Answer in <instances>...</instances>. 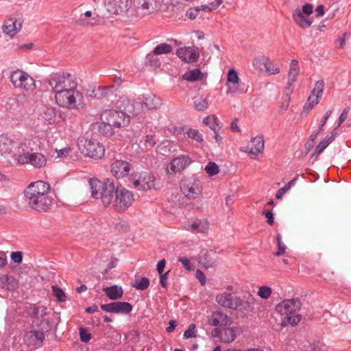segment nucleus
Listing matches in <instances>:
<instances>
[{
  "mask_svg": "<svg viewBox=\"0 0 351 351\" xmlns=\"http://www.w3.org/2000/svg\"><path fill=\"white\" fill-rule=\"evenodd\" d=\"M55 93L56 104L62 108L76 109L77 100L82 97L77 90L76 77L68 72H59L51 75L48 80Z\"/></svg>",
  "mask_w": 351,
  "mask_h": 351,
  "instance_id": "f257e3e1",
  "label": "nucleus"
},
{
  "mask_svg": "<svg viewBox=\"0 0 351 351\" xmlns=\"http://www.w3.org/2000/svg\"><path fill=\"white\" fill-rule=\"evenodd\" d=\"M50 185L38 180L31 182L23 191L24 202L32 210L38 213H47L53 204L50 195Z\"/></svg>",
  "mask_w": 351,
  "mask_h": 351,
  "instance_id": "f03ea898",
  "label": "nucleus"
},
{
  "mask_svg": "<svg viewBox=\"0 0 351 351\" xmlns=\"http://www.w3.org/2000/svg\"><path fill=\"white\" fill-rule=\"evenodd\" d=\"M89 184L93 198L100 199L106 207L113 204L117 189L113 180L107 179L106 182H101L97 178H90Z\"/></svg>",
  "mask_w": 351,
  "mask_h": 351,
  "instance_id": "7ed1b4c3",
  "label": "nucleus"
},
{
  "mask_svg": "<svg viewBox=\"0 0 351 351\" xmlns=\"http://www.w3.org/2000/svg\"><path fill=\"white\" fill-rule=\"evenodd\" d=\"M301 308V302L298 298L284 300L276 307V311L282 316V326L291 325L294 326L301 320L302 317L298 313Z\"/></svg>",
  "mask_w": 351,
  "mask_h": 351,
  "instance_id": "20e7f679",
  "label": "nucleus"
},
{
  "mask_svg": "<svg viewBox=\"0 0 351 351\" xmlns=\"http://www.w3.org/2000/svg\"><path fill=\"white\" fill-rule=\"evenodd\" d=\"M29 101L25 95H18L8 108V118L15 125H20L28 114Z\"/></svg>",
  "mask_w": 351,
  "mask_h": 351,
  "instance_id": "39448f33",
  "label": "nucleus"
},
{
  "mask_svg": "<svg viewBox=\"0 0 351 351\" xmlns=\"http://www.w3.org/2000/svg\"><path fill=\"white\" fill-rule=\"evenodd\" d=\"M80 152L86 156L101 159L105 154L104 145L96 139L81 138L77 142Z\"/></svg>",
  "mask_w": 351,
  "mask_h": 351,
  "instance_id": "423d86ee",
  "label": "nucleus"
},
{
  "mask_svg": "<svg viewBox=\"0 0 351 351\" xmlns=\"http://www.w3.org/2000/svg\"><path fill=\"white\" fill-rule=\"evenodd\" d=\"M100 120L117 129L127 127L130 122V117L122 111L106 109L101 111Z\"/></svg>",
  "mask_w": 351,
  "mask_h": 351,
  "instance_id": "0eeeda50",
  "label": "nucleus"
},
{
  "mask_svg": "<svg viewBox=\"0 0 351 351\" xmlns=\"http://www.w3.org/2000/svg\"><path fill=\"white\" fill-rule=\"evenodd\" d=\"M10 80L14 88L23 91H33L36 88L34 79L27 73L16 69L10 73Z\"/></svg>",
  "mask_w": 351,
  "mask_h": 351,
  "instance_id": "6e6552de",
  "label": "nucleus"
},
{
  "mask_svg": "<svg viewBox=\"0 0 351 351\" xmlns=\"http://www.w3.org/2000/svg\"><path fill=\"white\" fill-rule=\"evenodd\" d=\"M134 194L122 185L117 186L112 207L119 213L125 212L133 204Z\"/></svg>",
  "mask_w": 351,
  "mask_h": 351,
  "instance_id": "1a4fd4ad",
  "label": "nucleus"
},
{
  "mask_svg": "<svg viewBox=\"0 0 351 351\" xmlns=\"http://www.w3.org/2000/svg\"><path fill=\"white\" fill-rule=\"evenodd\" d=\"M129 181L138 191H147L155 189L156 186L155 176L148 172L132 173Z\"/></svg>",
  "mask_w": 351,
  "mask_h": 351,
  "instance_id": "9d476101",
  "label": "nucleus"
},
{
  "mask_svg": "<svg viewBox=\"0 0 351 351\" xmlns=\"http://www.w3.org/2000/svg\"><path fill=\"white\" fill-rule=\"evenodd\" d=\"M180 189L189 199H195L202 195V182L197 178L193 177L184 178L180 182Z\"/></svg>",
  "mask_w": 351,
  "mask_h": 351,
  "instance_id": "9b49d317",
  "label": "nucleus"
},
{
  "mask_svg": "<svg viewBox=\"0 0 351 351\" xmlns=\"http://www.w3.org/2000/svg\"><path fill=\"white\" fill-rule=\"evenodd\" d=\"M313 11V4L305 3L301 9L297 8L295 10L292 16L293 20L297 25L305 29L313 23V20L309 17Z\"/></svg>",
  "mask_w": 351,
  "mask_h": 351,
  "instance_id": "f8f14e48",
  "label": "nucleus"
},
{
  "mask_svg": "<svg viewBox=\"0 0 351 351\" xmlns=\"http://www.w3.org/2000/svg\"><path fill=\"white\" fill-rule=\"evenodd\" d=\"M47 158L40 153H21L18 156V162L21 165L31 164L34 167L40 169L47 165Z\"/></svg>",
  "mask_w": 351,
  "mask_h": 351,
  "instance_id": "ddd939ff",
  "label": "nucleus"
},
{
  "mask_svg": "<svg viewBox=\"0 0 351 351\" xmlns=\"http://www.w3.org/2000/svg\"><path fill=\"white\" fill-rule=\"evenodd\" d=\"M192 160L188 156L181 155L174 158L167 167V173L169 175H175L176 173L181 172L188 167Z\"/></svg>",
  "mask_w": 351,
  "mask_h": 351,
  "instance_id": "4468645a",
  "label": "nucleus"
},
{
  "mask_svg": "<svg viewBox=\"0 0 351 351\" xmlns=\"http://www.w3.org/2000/svg\"><path fill=\"white\" fill-rule=\"evenodd\" d=\"M100 308L108 313L117 314H129L132 311V305L127 302H113L109 304H103Z\"/></svg>",
  "mask_w": 351,
  "mask_h": 351,
  "instance_id": "2eb2a0df",
  "label": "nucleus"
},
{
  "mask_svg": "<svg viewBox=\"0 0 351 351\" xmlns=\"http://www.w3.org/2000/svg\"><path fill=\"white\" fill-rule=\"evenodd\" d=\"M132 165L123 160H115L110 166L112 174L117 179H121L130 176V172L132 170Z\"/></svg>",
  "mask_w": 351,
  "mask_h": 351,
  "instance_id": "dca6fc26",
  "label": "nucleus"
},
{
  "mask_svg": "<svg viewBox=\"0 0 351 351\" xmlns=\"http://www.w3.org/2000/svg\"><path fill=\"white\" fill-rule=\"evenodd\" d=\"M217 303L226 308L236 309L243 305L244 301L240 298L233 296L231 293H223L216 297Z\"/></svg>",
  "mask_w": 351,
  "mask_h": 351,
  "instance_id": "f3484780",
  "label": "nucleus"
},
{
  "mask_svg": "<svg viewBox=\"0 0 351 351\" xmlns=\"http://www.w3.org/2000/svg\"><path fill=\"white\" fill-rule=\"evenodd\" d=\"M45 339V333L43 330H30L25 332L23 341L27 346L34 348H40L43 345Z\"/></svg>",
  "mask_w": 351,
  "mask_h": 351,
  "instance_id": "a211bd4d",
  "label": "nucleus"
},
{
  "mask_svg": "<svg viewBox=\"0 0 351 351\" xmlns=\"http://www.w3.org/2000/svg\"><path fill=\"white\" fill-rule=\"evenodd\" d=\"M177 56L187 63L195 62L199 57V50L195 47H184L176 51Z\"/></svg>",
  "mask_w": 351,
  "mask_h": 351,
  "instance_id": "6ab92c4d",
  "label": "nucleus"
},
{
  "mask_svg": "<svg viewBox=\"0 0 351 351\" xmlns=\"http://www.w3.org/2000/svg\"><path fill=\"white\" fill-rule=\"evenodd\" d=\"M107 10L112 14H120L129 8V0H106Z\"/></svg>",
  "mask_w": 351,
  "mask_h": 351,
  "instance_id": "aec40b11",
  "label": "nucleus"
},
{
  "mask_svg": "<svg viewBox=\"0 0 351 351\" xmlns=\"http://www.w3.org/2000/svg\"><path fill=\"white\" fill-rule=\"evenodd\" d=\"M240 80L237 74V72L234 69H231L228 71L227 75V82L226 85L228 86L226 93H244L246 90H239L237 86L239 85Z\"/></svg>",
  "mask_w": 351,
  "mask_h": 351,
  "instance_id": "412c9836",
  "label": "nucleus"
},
{
  "mask_svg": "<svg viewBox=\"0 0 351 351\" xmlns=\"http://www.w3.org/2000/svg\"><path fill=\"white\" fill-rule=\"evenodd\" d=\"M231 323V318L220 311L213 312L208 319V324L213 326H227Z\"/></svg>",
  "mask_w": 351,
  "mask_h": 351,
  "instance_id": "4be33fe9",
  "label": "nucleus"
},
{
  "mask_svg": "<svg viewBox=\"0 0 351 351\" xmlns=\"http://www.w3.org/2000/svg\"><path fill=\"white\" fill-rule=\"evenodd\" d=\"M21 23L18 22L16 19L9 18L4 21L2 30L6 35L13 37L21 30Z\"/></svg>",
  "mask_w": 351,
  "mask_h": 351,
  "instance_id": "5701e85b",
  "label": "nucleus"
},
{
  "mask_svg": "<svg viewBox=\"0 0 351 351\" xmlns=\"http://www.w3.org/2000/svg\"><path fill=\"white\" fill-rule=\"evenodd\" d=\"M128 111L134 116H138L141 114H145V106L143 98L138 97L132 101L130 106H128Z\"/></svg>",
  "mask_w": 351,
  "mask_h": 351,
  "instance_id": "b1692460",
  "label": "nucleus"
},
{
  "mask_svg": "<svg viewBox=\"0 0 351 351\" xmlns=\"http://www.w3.org/2000/svg\"><path fill=\"white\" fill-rule=\"evenodd\" d=\"M209 228V223L205 219H197L187 228L193 233H205Z\"/></svg>",
  "mask_w": 351,
  "mask_h": 351,
  "instance_id": "393cba45",
  "label": "nucleus"
},
{
  "mask_svg": "<svg viewBox=\"0 0 351 351\" xmlns=\"http://www.w3.org/2000/svg\"><path fill=\"white\" fill-rule=\"evenodd\" d=\"M19 286L18 281L12 276L5 275L0 277V287L10 291H15Z\"/></svg>",
  "mask_w": 351,
  "mask_h": 351,
  "instance_id": "a878e982",
  "label": "nucleus"
},
{
  "mask_svg": "<svg viewBox=\"0 0 351 351\" xmlns=\"http://www.w3.org/2000/svg\"><path fill=\"white\" fill-rule=\"evenodd\" d=\"M250 149L249 153L253 155H258L264 149V140L263 136H256L251 140L250 145L247 147Z\"/></svg>",
  "mask_w": 351,
  "mask_h": 351,
  "instance_id": "bb28decb",
  "label": "nucleus"
},
{
  "mask_svg": "<svg viewBox=\"0 0 351 351\" xmlns=\"http://www.w3.org/2000/svg\"><path fill=\"white\" fill-rule=\"evenodd\" d=\"M103 291L105 293L106 296L112 300L120 299L123 295L122 288L117 285L104 287L103 288Z\"/></svg>",
  "mask_w": 351,
  "mask_h": 351,
  "instance_id": "cd10ccee",
  "label": "nucleus"
},
{
  "mask_svg": "<svg viewBox=\"0 0 351 351\" xmlns=\"http://www.w3.org/2000/svg\"><path fill=\"white\" fill-rule=\"evenodd\" d=\"M14 147L12 139L5 135H0V154H10Z\"/></svg>",
  "mask_w": 351,
  "mask_h": 351,
  "instance_id": "c85d7f7f",
  "label": "nucleus"
},
{
  "mask_svg": "<svg viewBox=\"0 0 351 351\" xmlns=\"http://www.w3.org/2000/svg\"><path fill=\"white\" fill-rule=\"evenodd\" d=\"M161 3L160 0H143L141 8L145 14H149L160 9Z\"/></svg>",
  "mask_w": 351,
  "mask_h": 351,
  "instance_id": "c756f323",
  "label": "nucleus"
},
{
  "mask_svg": "<svg viewBox=\"0 0 351 351\" xmlns=\"http://www.w3.org/2000/svg\"><path fill=\"white\" fill-rule=\"evenodd\" d=\"M145 103L146 110H156L162 105V101L159 97L155 95H149L146 97H143Z\"/></svg>",
  "mask_w": 351,
  "mask_h": 351,
  "instance_id": "7c9ffc66",
  "label": "nucleus"
},
{
  "mask_svg": "<svg viewBox=\"0 0 351 351\" xmlns=\"http://www.w3.org/2000/svg\"><path fill=\"white\" fill-rule=\"evenodd\" d=\"M299 71L300 69L298 60H292L290 63L289 71L288 73L287 84L289 86H291L297 80Z\"/></svg>",
  "mask_w": 351,
  "mask_h": 351,
  "instance_id": "2f4dec72",
  "label": "nucleus"
},
{
  "mask_svg": "<svg viewBox=\"0 0 351 351\" xmlns=\"http://www.w3.org/2000/svg\"><path fill=\"white\" fill-rule=\"evenodd\" d=\"M182 79L191 82L202 81L204 79V74L199 69H194L186 71L182 75Z\"/></svg>",
  "mask_w": 351,
  "mask_h": 351,
  "instance_id": "473e14b6",
  "label": "nucleus"
},
{
  "mask_svg": "<svg viewBox=\"0 0 351 351\" xmlns=\"http://www.w3.org/2000/svg\"><path fill=\"white\" fill-rule=\"evenodd\" d=\"M337 132L334 130L330 136H326L315 147V154L319 155L335 140Z\"/></svg>",
  "mask_w": 351,
  "mask_h": 351,
  "instance_id": "72a5a7b5",
  "label": "nucleus"
},
{
  "mask_svg": "<svg viewBox=\"0 0 351 351\" xmlns=\"http://www.w3.org/2000/svg\"><path fill=\"white\" fill-rule=\"evenodd\" d=\"M94 127H97V132L103 136H110L114 133V128L110 125L109 123L101 121L99 123H96Z\"/></svg>",
  "mask_w": 351,
  "mask_h": 351,
  "instance_id": "f704fd0d",
  "label": "nucleus"
},
{
  "mask_svg": "<svg viewBox=\"0 0 351 351\" xmlns=\"http://www.w3.org/2000/svg\"><path fill=\"white\" fill-rule=\"evenodd\" d=\"M237 337L235 330L232 328L220 330V340L224 343L232 342Z\"/></svg>",
  "mask_w": 351,
  "mask_h": 351,
  "instance_id": "c9c22d12",
  "label": "nucleus"
},
{
  "mask_svg": "<svg viewBox=\"0 0 351 351\" xmlns=\"http://www.w3.org/2000/svg\"><path fill=\"white\" fill-rule=\"evenodd\" d=\"M258 61H259L260 62H262V63L264 64L265 71L269 75H275L280 72V69L278 67V66L276 64H274L267 58L263 57L261 60L255 59L254 60V62H258Z\"/></svg>",
  "mask_w": 351,
  "mask_h": 351,
  "instance_id": "e433bc0d",
  "label": "nucleus"
},
{
  "mask_svg": "<svg viewBox=\"0 0 351 351\" xmlns=\"http://www.w3.org/2000/svg\"><path fill=\"white\" fill-rule=\"evenodd\" d=\"M203 123L213 131L219 130L221 129L219 121L215 116L206 117L204 119Z\"/></svg>",
  "mask_w": 351,
  "mask_h": 351,
  "instance_id": "4c0bfd02",
  "label": "nucleus"
},
{
  "mask_svg": "<svg viewBox=\"0 0 351 351\" xmlns=\"http://www.w3.org/2000/svg\"><path fill=\"white\" fill-rule=\"evenodd\" d=\"M31 316L38 319H43L47 315V307L44 306H33L32 308Z\"/></svg>",
  "mask_w": 351,
  "mask_h": 351,
  "instance_id": "58836bf2",
  "label": "nucleus"
},
{
  "mask_svg": "<svg viewBox=\"0 0 351 351\" xmlns=\"http://www.w3.org/2000/svg\"><path fill=\"white\" fill-rule=\"evenodd\" d=\"M34 141L30 138H23L21 139L19 144V149H21L22 153L29 152L28 150L32 151L34 147L32 145L34 144Z\"/></svg>",
  "mask_w": 351,
  "mask_h": 351,
  "instance_id": "ea45409f",
  "label": "nucleus"
},
{
  "mask_svg": "<svg viewBox=\"0 0 351 351\" xmlns=\"http://www.w3.org/2000/svg\"><path fill=\"white\" fill-rule=\"evenodd\" d=\"M171 45L167 43H161L158 45L153 50L154 55L167 54L172 51Z\"/></svg>",
  "mask_w": 351,
  "mask_h": 351,
  "instance_id": "a19ab883",
  "label": "nucleus"
},
{
  "mask_svg": "<svg viewBox=\"0 0 351 351\" xmlns=\"http://www.w3.org/2000/svg\"><path fill=\"white\" fill-rule=\"evenodd\" d=\"M319 98H317V97L311 93L304 106V110L309 112L313 107L319 104Z\"/></svg>",
  "mask_w": 351,
  "mask_h": 351,
  "instance_id": "79ce46f5",
  "label": "nucleus"
},
{
  "mask_svg": "<svg viewBox=\"0 0 351 351\" xmlns=\"http://www.w3.org/2000/svg\"><path fill=\"white\" fill-rule=\"evenodd\" d=\"M325 84L323 80H319L316 82L314 88L311 91V93L317 97V98L321 99L322 97V94L324 92Z\"/></svg>",
  "mask_w": 351,
  "mask_h": 351,
  "instance_id": "37998d69",
  "label": "nucleus"
},
{
  "mask_svg": "<svg viewBox=\"0 0 351 351\" xmlns=\"http://www.w3.org/2000/svg\"><path fill=\"white\" fill-rule=\"evenodd\" d=\"M149 286V280L146 277H142L138 278L135 284L133 285V287L136 289L137 290H145Z\"/></svg>",
  "mask_w": 351,
  "mask_h": 351,
  "instance_id": "c03bdc74",
  "label": "nucleus"
},
{
  "mask_svg": "<svg viewBox=\"0 0 351 351\" xmlns=\"http://www.w3.org/2000/svg\"><path fill=\"white\" fill-rule=\"evenodd\" d=\"M185 134H187L189 138L195 140L197 143H202L203 141L202 134L195 129L189 128L185 132Z\"/></svg>",
  "mask_w": 351,
  "mask_h": 351,
  "instance_id": "a18cd8bd",
  "label": "nucleus"
},
{
  "mask_svg": "<svg viewBox=\"0 0 351 351\" xmlns=\"http://www.w3.org/2000/svg\"><path fill=\"white\" fill-rule=\"evenodd\" d=\"M53 295L56 298L58 302H64L66 300V296L64 291L56 285L51 287Z\"/></svg>",
  "mask_w": 351,
  "mask_h": 351,
  "instance_id": "49530a36",
  "label": "nucleus"
},
{
  "mask_svg": "<svg viewBox=\"0 0 351 351\" xmlns=\"http://www.w3.org/2000/svg\"><path fill=\"white\" fill-rule=\"evenodd\" d=\"M56 116V110L53 108H47L43 112V118L49 123L55 122Z\"/></svg>",
  "mask_w": 351,
  "mask_h": 351,
  "instance_id": "de8ad7c7",
  "label": "nucleus"
},
{
  "mask_svg": "<svg viewBox=\"0 0 351 351\" xmlns=\"http://www.w3.org/2000/svg\"><path fill=\"white\" fill-rule=\"evenodd\" d=\"M296 180V178L291 180L284 187L280 189L276 193V197L280 199L295 184Z\"/></svg>",
  "mask_w": 351,
  "mask_h": 351,
  "instance_id": "09e8293b",
  "label": "nucleus"
},
{
  "mask_svg": "<svg viewBox=\"0 0 351 351\" xmlns=\"http://www.w3.org/2000/svg\"><path fill=\"white\" fill-rule=\"evenodd\" d=\"M205 171L209 176H213L219 172V169L215 162H210L206 166Z\"/></svg>",
  "mask_w": 351,
  "mask_h": 351,
  "instance_id": "8fccbe9b",
  "label": "nucleus"
},
{
  "mask_svg": "<svg viewBox=\"0 0 351 351\" xmlns=\"http://www.w3.org/2000/svg\"><path fill=\"white\" fill-rule=\"evenodd\" d=\"M98 91L100 97H106L109 93L112 94L114 92V85L99 86Z\"/></svg>",
  "mask_w": 351,
  "mask_h": 351,
  "instance_id": "3c124183",
  "label": "nucleus"
},
{
  "mask_svg": "<svg viewBox=\"0 0 351 351\" xmlns=\"http://www.w3.org/2000/svg\"><path fill=\"white\" fill-rule=\"evenodd\" d=\"M272 293L271 289L268 286H262L258 291V295L263 299H268Z\"/></svg>",
  "mask_w": 351,
  "mask_h": 351,
  "instance_id": "603ef678",
  "label": "nucleus"
},
{
  "mask_svg": "<svg viewBox=\"0 0 351 351\" xmlns=\"http://www.w3.org/2000/svg\"><path fill=\"white\" fill-rule=\"evenodd\" d=\"M194 106L196 110L199 111L204 110V109L208 108L207 99L200 98L199 99L195 100Z\"/></svg>",
  "mask_w": 351,
  "mask_h": 351,
  "instance_id": "864d4df0",
  "label": "nucleus"
},
{
  "mask_svg": "<svg viewBox=\"0 0 351 351\" xmlns=\"http://www.w3.org/2000/svg\"><path fill=\"white\" fill-rule=\"evenodd\" d=\"M156 56L152 52L147 56V59L151 66L157 68L160 66L161 62L160 59L156 57Z\"/></svg>",
  "mask_w": 351,
  "mask_h": 351,
  "instance_id": "5fc2aeb1",
  "label": "nucleus"
},
{
  "mask_svg": "<svg viewBox=\"0 0 351 351\" xmlns=\"http://www.w3.org/2000/svg\"><path fill=\"white\" fill-rule=\"evenodd\" d=\"M223 0H215L209 5H202V10L204 11H212L217 8L222 3Z\"/></svg>",
  "mask_w": 351,
  "mask_h": 351,
  "instance_id": "6e6d98bb",
  "label": "nucleus"
},
{
  "mask_svg": "<svg viewBox=\"0 0 351 351\" xmlns=\"http://www.w3.org/2000/svg\"><path fill=\"white\" fill-rule=\"evenodd\" d=\"M80 340L84 343L88 342L92 338L91 334L83 328H80Z\"/></svg>",
  "mask_w": 351,
  "mask_h": 351,
  "instance_id": "4d7b16f0",
  "label": "nucleus"
},
{
  "mask_svg": "<svg viewBox=\"0 0 351 351\" xmlns=\"http://www.w3.org/2000/svg\"><path fill=\"white\" fill-rule=\"evenodd\" d=\"M178 261L180 262L183 267L188 271L194 270V265L191 263L190 260L186 257H180L178 259Z\"/></svg>",
  "mask_w": 351,
  "mask_h": 351,
  "instance_id": "13d9d810",
  "label": "nucleus"
},
{
  "mask_svg": "<svg viewBox=\"0 0 351 351\" xmlns=\"http://www.w3.org/2000/svg\"><path fill=\"white\" fill-rule=\"evenodd\" d=\"M196 333H195V325L192 324L189 326V328L188 330H186L184 333V337L185 339H189L192 337H195Z\"/></svg>",
  "mask_w": 351,
  "mask_h": 351,
  "instance_id": "bf43d9fd",
  "label": "nucleus"
},
{
  "mask_svg": "<svg viewBox=\"0 0 351 351\" xmlns=\"http://www.w3.org/2000/svg\"><path fill=\"white\" fill-rule=\"evenodd\" d=\"M56 152H57V157L66 158L68 156H69V154H71V148L70 147H66L62 148L59 150L56 149Z\"/></svg>",
  "mask_w": 351,
  "mask_h": 351,
  "instance_id": "052dcab7",
  "label": "nucleus"
},
{
  "mask_svg": "<svg viewBox=\"0 0 351 351\" xmlns=\"http://www.w3.org/2000/svg\"><path fill=\"white\" fill-rule=\"evenodd\" d=\"M11 259L15 263H21L23 261L21 252H13L11 254Z\"/></svg>",
  "mask_w": 351,
  "mask_h": 351,
  "instance_id": "680f3d73",
  "label": "nucleus"
},
{
  "mask_svg": "<svg viewBox=\"0 0 351 351\" xmlns=\"http://www.w3.org/2000/svg\"><path fill=\"white\" fill-rule=\"evenodd\" d=\"M262 214L267 219V222L269 225L271 226L274 222V217L273 213L269 210H263Z\"/></svg>",
  "mask_w": 351,
  "mask_h": 351,
  "instance_id": "e2e57ef3",
  "label": "nucleus"
},
{
  "mask_svg": "<svg viewBox=\"0 0 351 351\" xmlns=\"http://www.w3.org/2000/svg\"><path fill=\"white\" fill-rule=\"evenodd\" d=\"M199 10H202V6L200 8H197L195 9H191L189 11H187L186 16L190 19H195L197 16Z\"/></svg>",
  "mask_w": 351,
  "mask_h": 351,
  "instance_id": "0e129e2a",
  "label": "nucleus"
},
{
  "mask_svg": "<svg viewBox=\"0 0 351 351\" xmlns=\"http://www.w3.org/2000/svg\"><path fill=\"white\" fill-rule=\"evenodd\" d=\"M196 278L199 281L202 285H204L206 284V276L203 271L199 269H197L195 273Z\"/></svg>",
  "mask_w": 351,
  "mask_h": 351,
  "instance_id": "69168bd1",
  "label": "nucleus"
},
{
  "mask_svg": "<svg viewBox=\"0 0 351 351\" xmlns=\"http://www.w3.org/2000/svg\"><path fill=\"white\" fill-rule=\"evenodd\" d=\"M348 112H349V108H346L345 109H343V110L342 111V112L340 114L339 118L338 125H337L338 127L340 126L341 124L343 122H344L345 120L347 119Z\"/></svg>",
  "mask_w": 351,
  "mask_h": 351,
  "instance_id": "338daca9",
  "label": "nucleus"
},
{
  "mask_svg": "<svg viewBox=\"0 0 351 351\" xmlns=\"http://www.w3.org/2000/svg\"><path fill=\"white\" fill-rule=\"evenodd\" d=\"M145 142L146 145L149 146L150 147H153L156 145L154 136L152 134H147L145 136Z\"/></svg>",
  "mask_w": 351,
  "mask_h": 351,
  "instance_id": "774afa93",
  "label": "nucleus"
}]
</instances>
